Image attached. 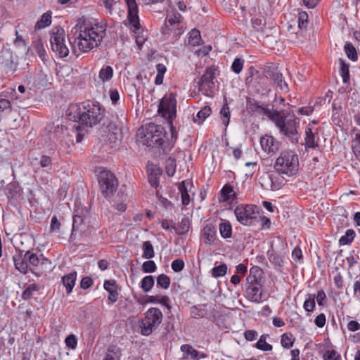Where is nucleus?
Returning a JSON list of instances; mask_svg holds the SVG:
<instances>
[{"label": "nucleus", "mask_w": 360, "mask_h": 360, "mask_svg": "<svg viewBox=\"0 0 360 360\" xmlns=\"http://www.w3.org/2000/svg\"><path fill=\"white\" fill-rule=\"evenodd\" d=\"M74 29V37H68V39L72 52L79 55L89 53L101 44L106 35L107 25L103 21L82 18Z\"/></svg>", "instance_id": "f257e3e1"}, {"label": "nucleus", "mask_w": 360, "mask_h": 360, "mask_svg": "<svg viewBox=\"0 0 360 360\" xmlns=\"http://www.w3.org/2000/svg\"><path fill=\"white\" fill-rule=\"evenodd\" d=\"M105 108L96 101L87 100L72 104L68 109L70 120L77 122V129L92 128L105 117Z\"/></svg>", "instance_id": "f03ea898"}, {"label": "nucleus", "mask_w": 360, "mask_h": 360, "mask_svg": "<svg viewBox=\"0 0 360 360\" xmlns=\"http://www.w3.org/2000/svg\"><path fill=\"white\" fill-rule=\"evenodd\" d=\"M278 129L279 133L286 137L292 143H299L298 129L300 122L295 115H286L283 111H278L272 115V121Z\"/></svg>", "instance_id": "7ed1b4c3"}, {"label": "nucleus", "mask_w": 360, "mask_h": 360, "mask_svg": "<svg viewBox=\"0 0 360 360\" xmlns=\"http://www.w3.org/2000/svg\"><path fill=\"white\" fill-rule=\"evenodd\" d=\"M299 157L292 150H282L274 164V169L283 179L295 176L299 171Z\"/></svg>", "instance_id": "20e7f679"}, {"label": "nucleus", "mask_w": 360, "mask_h": 360, "mask_svg": "<svg viewBox=\"0 0 360 360\" xmlns=\"http://www.w3.org/2000/svg\"><path fill=\"white\" fill-rule=\"evenodd\" d=\"M165 131L163 127L154 123L146 124L143 134V143L148 147H158L164 152L169 151L173 147L174 141L177 139V134L174 132V136L171 141H165Z\"/></svg>", "instance_id": "39448f33"}, {"label": "nucleus", "mask_w": 360, "mask_h": 360, "mask_svg": "<svg viewBox=\"0 0 360 360\" xmlns=\"http://www.w3.org/2000/svg\"><path fill=\"white\" fill-rule=\"evenodd\" d=\"M234 214L237 221L243 226H253L260 219L259 207L252 204L238 205Z\"/></svg>", "instance_id": "423d86ee"}, {"label": "nucleus", "mask_w": 360, "mask_h": 360, "mask_svg": "<svg viewBox=\"0 0 360 360\" xmlns=\"http://www.w3.org/2000/svg\"><path fill=\"white\" fill-rule=\"evenodd\" d=\"M162 319L163 315L160 309L157 307L148 309L140 323L141 333L146 336L150 335L162 323Z\"/></svg>", "instance_id": "0eeeda50"}, {"label": "nucleus", "mask_w": 360, "mask_h": 360, "mask_svg": "<svg viewBox=\"0 0 360 360\" xmlns=\"http://www.w3.org/2000/svg\"><path fill=\"white\" fill-rule=\"evenodd\" d=\"M158 112L162 114L163 117L167 118V122L170 126L171 133L172 138L174 136V126L172 120L176 117V100L173 94L163 97L158 105Z\"/></svg>", "instance_id": "6e6552de"}, {"label": "nucleus", "mask_w": 360, "mask_h": 360, "mask_svg": "<svg viewBox=\"0 0 360 360\" xmlns=\"http://www.w3.org/2000/svg\"><path fill=\"white\" fill-rule=\"evenodd\" d=\"M98 181L102 194L105 198L111 196L118 186V181L115 176L110 171L103 169L98 174Z\"/></svg>", "instance_id": "1a4fd4ad"}, {"label": "nucleus", "mask_w": 360, "mask_h": 360, "mask_svg": "<svg viewBox=\"0 0 360 360\" xmlns=\"http://www.w3.org/2000/svg\"><path fill=\"white\" fill-rule=\"evenodd\" d=\"M52 51L60 58L68 56L70 51L65 44V32L63 28H58L53 32L50 37Z\"/></svg>", "instance_id": "9d476101"}, {"label": "nucleus", "mask_w": 360, "mask_h": 360, "mask_svg": "<svg viewBox=\"0 0 360 360\" xmlns=\"http://www.w3.org/2000/svg\"><path fill=\"white\" fill-rule=\"evenodd\" d=\"M27 257L30 266V272L40 276L50 266L51 262L49 259L44 257L43 254L27 251Z\"/></svg>", "instance_id": "9b49d317"}, {"label": "nucleus", "mask_w": 360, "mask_h": 360, "mask_svg": "<svg viewBox=\"0 0 360 360\" xmlns=\"http://www.w3.org/2000/svg\"><path fill=\"white\" fill-rule=\"evenodd\" d=\"M30 163L34 173L37 175L44 172L49 173L52 169V159L46 155H40L38 157H30Z\"/></svg>", "instance_id": "f8f14e48"}, {"label": "nucleus", "mask_w": 360, "mask_h": 360, "mask_svg": "<svg viewBox=\"0 0 360 360\" xmlns=\"http://www.w3.org/2000/svg\"><path fill=\"white\" fill-rule=\"evenodd\" d=\"M214 72L211 68H207L199 82V90L205 96H211L215 88L214 82Z\"/></svg>", "instance_id": "ddd939ff"}, {"label": "nucleus", "mask_w": 360, "mask_h": 360, "mask_svg": "<svg viewBox=\"0 0 360 360\" xmlns=\"http://www.w3.org/2000/svg\"><path fill=\"white\" fill-rule=\"evenodd\" d=\"M183 16L177 11L169 12L166 16L165 24L161 27V32L164 35L169 34L170 32L183 22Z\"/></svg>", "instance_id": "4468645a"}, {"label": "nucleus", "mask_w": 360, "mask_h": 360, "mask_svg": "<svg viewBox=\"0 0 360 360\" xmlns=\"http://www.w3.org/2000/svg\"><path fill=\"white\" fill-rule=\"evenodd\" d=\"M259 143L263 151L269 155H275L281 147V142L270 135L262 136Z\"/></svg>", "instance_id": "2eb2a0df"}, {"label": "nucleus", "mask_w": 360, "mask_h": 360, "mask_svg": "<svg viewBox=\"0 0 360 360\" xmlns=\"http://www.w3.org/2000/svg\"><path fill=\"white\" fill-rule=\"evenodd\" d=\"M304 146L306 150L309 148L315 149L319 147V136L318 129L313 127L311 124H308L304 131Z\"/></svg>", "instance_id": "dca6fc26"}, {"label": "nucleus", "mask_w": 360, "mask_h": 360, "mask_svg": "<svg viewBox=\"0 0 360 360\" xmlns=\"http://www.w3.org/2000/svg\"><path fill=\"white\" fill-rule=\"evenodd\" d=\"M13 261L15 269L20 273L26 274L30 272L27 251L24 252L22 250H16L13 256Z\"/></svg>", "instance_id": "f3484780"}, {"label": "nucleus", "mask_w": 360, "mask_h": 360, "mask_svg": "<svg viewBox=\"0 0 360 360\" xmlns=\"http://www.w3.org/2000/svg\"><path fill=\"white\" fill-rule=\"evenodd\" d=\"M127 6V18L129 22L137 30L140 28L139 7L136 0H124Z\"/></svg>", "instance_id": "a211bd4d"}, {"label": "nucleus", "mask_w": 360, "mask_h": 360, "mask_svg": "<svg viewBox=\"0 0 360 360\" xmlns=\"http://www.w3.org/2000/svg\"><path fill=\"white\" fill-rule=\"evenodd\" d=\"M200 239L207 245H214L217 240L215 226L212 224H205L201 230Z\"/></svg>", "instance_id": "6ab92c4d"}, {"label": "nucleus", "mask_w": 360, "mask_h": 360, "mask_svg": "<svg viewBox=\"0 0 360 360\" xmlns=\"http://www.w3.org/2000/svg\"><path fill=\"white\" fill-rule=\"evenodd\" d=\"M245 293L248 300L257 303L262 302V289L258 282L252 281L247 288Z\"/></svg>", "instance_id": "aec40b11"}, {"label": "nucleus", "mask_w": 360, "mask_h": 360, "mask_svg": "<svg viewBox=\"0 0 360 360\" xmlns=\"http://www.w3.org/2000/svg\"><path fill=\"white\" fill-rule=\"evenodd\" d=\"M103 288L108 292V300L111 303L116 302L119 298V292L117 291L116 281L115 280L105 281Z\"/></svg>", "instance_id": "412c9836"}, {"label": "nucleus", "mask_w": 360, "mask_h": 360, "mask_svg": "<svg viewBox=\"0 0 360 360\" xmlns=\"http://www.w3.org/2000/svg\"><path fill=\"white\" fill-rule=\"evenodd\" d=\"M236 199V193L233 187L229 184H225L220 191L219 200L221 202H227L229 200H234Z\"/></svg>", "instance_id": "4be33fe9"}, {"label": "nucleus", "mask_w": 360, "mask_h": 360, "mask_svg": "<svg viewBox=\"0 0 360 360\" xmlns=\"http://www.w3.org/2000/svg\"><path fill=\"white\" fill-rule=\"evenodd\" d=\"M191 188L192 184L185 181H181L179 186V190L181 193V202L184 205H188L191 202V197L188 194V188Z\"/></svg>", "instance_id": "5701e85b"}, {"label": "nucleus", "mask_w": 360, "mask_h": 360, "mask_svg": "<svg viewBox=\"0 0 360 360\" xmlns=\"http://www.w3.org/2000/svg\"><path fill=\"white\" fill-rule=\"evenodd\" d=\"M122 123H120L118 125H115L114 123L110 122L108 126L109 131H111L110 134V140L115 141L117 140H121L122 138Z\"/></svg>", "instance_id": "b1692460"}, {"label": "nucleus", "mask_w": 360, "mask_h": 360, "mask_svg": "<svg viewBox=\"0 0 360 360\" xmlns=\"http://www.w3.org/2000/svg\"><path fill=\"white\" fill-rule=\"evenodd\" d=\"M146 302L151 304H160L165 306L168 309H170L169 298L167 295H151L146 296Z\"/></svg>", "instance_id": "393cba45"}, {"label": "nucleus", "mask_w": 360, "mask_h": 360, "mask_svg": "<svg viewBox=\"0 0 360 360\" xmlns=\"http://www.w3.org/2000/svg\"><path fill=\"white\" fill-rule=\"evenodd\" d=\"M77 279V273L76 272H72L67 275H65L62 278V281L65 287L66 292L68 294H70L75 285V281Z\"/></svg>", "instance_id": "a878e982"}, {"label": "nucleus", "mask_w": 360, "mask_h": 360, "mask_svg": "<svg viewBox=\"0 0 360 360\" xmlns=\"http://www.w3.org/2000/svg\"><path fill=\"white\" fill-rule=\"evenodd\" d=\"M188 45L198 46L202 44L200 32L197 29H193L188 34Z\"/></svg>", "instance_id": "bb28decb"}, {"label": "nucleus", "mask_w": 360, "mask_h": 360, "mask_svg": "<svg viewBox=\"0 0 360 360\" xmlns=\"http://www.w3.org/2000/svg\"><path fill=\"white\" fill-rule=\"evenodd\" d=\"M33 47L38 55V56L40 58V59L44 62L46 63V60H48V56L46 51L44 48V43L41 39H37L33 42Z\"/></svg>", "instance_id": "cd10ccee"}, {"label": "nucleus", "mask_w": 360, "mask_h": 360, "mask_svg": "<svg viewBox=\"0 0 360 360\" xmlns=\"http://www.w3.org/2000/svg\"><path fill=\"white\" fill-rule=\"evenodd\" d=\"M219 231L223 238H230L232 236V226L229 221L222 220L219 224Z\"/></svg>", "instance_id": "c85d7f7f"}, {"label": "nucleus", "mask_w": 360, "mask_h": 360, "mask_svg": "<svg viewBox=\"0 0 360 360\" xmlns=\"http://www.w3.org/2000/svg\"><path fill=\"white\" fill-rule=\"evenodd\" d=\"M191 226V221L189 219L186 217H184L180 221L178 226L176 228L173 226L172 228L175 229L176 234L178 235H184L188 232Z\"/></svg>", "instance_id": "c756f323"}, {"label": "nucleus", "mask_w": 360, "mask_h": 360, "mask_svg": "<svg viewBox=\"0 0 360 360\" xmlns=\"http://www.w3.org/2000/svg\"><path fill=\"white\" fill-rule=\"evenodd\" d=\"M211 112V108L208 105H205L198 112L196 116L193 118L194 122L198 124H202L205 120L210 115Z\"/></svg>", "instance_id": "7c9ffc66"}, {"label": "nucleus", "mask_w": 360, "mask_h": 360, "mask_svg": "<svg viewBox=\"0 0 360 360\" xmlns=\"http://www.w3.org/2000/svg\"><path fill=\"white\" fill-rule=\"evenodd\" d=\"M121 350L116 346L108 347L103 360H120Z\"/></svg>", "instance_id": "2f4dec72"}, {"label": "nucleus", "mask_w": 360, "mask_h": 360, "mask_svg": "<svg viewBox=\"0 0 360 360\" xmlns=\"http://www.w3.org/2000/svg\"><path fill=\"white\" fill-rule=\"evenodd\" d=\"M51 23V12L48 11L44 13L41 19L38 20L34 26L36 30H40L49 26Z\"/></svg>", "instance_id": "473e14b6"}, {"label": "nucleus", "mask_w": 360, "mask_h": 360, "mask_svg": "<svg viewBox=\"0 0 360 360\" xmlns=\"http://www.w3.org/2000/svg\"><path fill=\"white\" fill-rule=\"evenodd\" d=\"M272 79L277 87L282 91H288V86L287 83L283 80V75L281 72H276L273 73Z\"/></svg>", "instance_id": "72a5a7b5"}, {"label": "nucleus", "mask_w": 360, "mask_h": 360, "mask_svg": "<svg viewBox=\"0 0 360 360\" xmlns=\"http://www.w3.org/2000/svg\"><path fill=\"white\" fill-rule=\"evenodd\" d=\"M276 112H278V110L270 108L269 105L261 104L254 113L265 115L272 121V115H274Z\"/></svg>", "instance_id": "f704fd0d"}, {"label": "nucleus", "mask_w": 360, "mask_h": 360, "mask_svg": "<svg viewBox=\"0 0 360 360\" xmlns=\"http://www.w3.org/2000/svg\"><path fill=\"white\" fill-rule=\"evenodd\" d=\"M316 295L314 294H308L307 295V297L303 304V308L307 312H312L315 310L316 308V302H315Z\"/></svg>", "instance_id": "c9c22d12"}, {"label": "nucleus", "mask_w": 360, "mask_h": 360, "mask_svg": "<svg viewBox=\"0 0 360 360\" xmlns=\"http://www.w3.org/2000/svg\"><path fill=\"white\" fill-rule=\"evenodd\" d=\"M295 338L290 333H285L281 335V344L282 347L286 349H290L294 345Z\"/></svg>", "instance_id": "e433bc0d"}, {"label": "nucleus", "mask_w": 360, "mask_h": 360, "mask_svg": "<svg viewBox=\"0 0 360 360\" xmlns=\"http://www.w3.org/2000/svg\"><path fill=\"white\" fill-rule=\"evenodd\" d=\"M143 255L142 257L143 258L150 259L154 257L155 252L153 246L152 245L151 243L148 240L143 242Z\"/></svg>", "instance_id": "4c0bfd02"}, {"label": "nucleus", "mask_w": 360, "mask_h": 360, "mask_svg": "<svg viewBox=\"0 0 360 360\" xmlns=\"http://www.w3.org/2000/svg\"><path fill=\"white\" fill-rule=\"evenodd\" d=\"M345 52L349 59L352 61H356L358 59V54L355 47L351 43L347 42L344 46Z\"/></svg>", "instance_id": "58836bf2"}, {"label": "nucleus", "mask_w": 360, "mask_h": 360, "mask_svg": "<svg viewBox=\"0 0 360 360\" xmlns=\"http://www.w3.org/2000/svg\"><path fill=\"white\" fill-rule=\"evenodd\" d=\"M268 337V335L264 334L262 335L259 339V340L257 342L255 347L262 351H271L273 349V347L271 345L266 342V338Z\"/></svg>", "instance_id": "ea45409f"}, {"label": "nucleus", "mask_w": 360, "mask_h": 360, "mask_svg": "<svg viewBox=\"0 0 360 360\" xmlns=\"http://www.w3.org/2000/svg\"><path fill=\"white\" fill-rule=\"evenodd\" d=\"M181 351L193 360H198V351L194 349L191 345L185 344L181 346Z\"/></svg>", "instance_id": "a19ab883"}, {"label": "nucleus", "mask_w": 360, "mask_h": 360, "mask_svg": "<svg viewBox=\"0 0 360 360\" xmlns=\"http://www.w3.org/2000/svg\"><path fill=\"white\" fill-rule=\"evenodd\" d=\"M267 257L269 262L276 266H281L283 258L281 255L274 252V250H269L267 252Z\"/></svg>", "instance_id": "79ce46f5"}, {"label": "nucleus", "mask_w": 360, "mask_h": 360, "mask_svg": "<svg viewBox=\"0 0 360 360\" xmlns=\"http://www.w3.org/2000/svg\"><path fill=\"white\" fill-rule=\"evenodd\" d=\"M253 29L257 32H262L266 25V20L263 16H257L251 19Z\"/></svg>", "instance_id": "37998d69"}, {"label": "nucleus", "mask_w": 360, "mask_h": 360, "mask_svg": "<svg viewBox=\"0 0 360 360\" xmlns=\"http://www.w3.org/2000/svg\"><path fill=\"white\" fill-rule=\"evenodd\" d=\"M355 232L353 229H347L345 232V234L339 240V243L340 245H346L352 243L355 237Z\"/></svg>", "instance_id": "c03bdc74"}, {"label": "nucleus", "mask_w": 360, "mask_h": 360, "mask_svg": "<svg viewBox=\"0 0 360 360\" xmlns=\"http://www.w3.org/2000/svg\"><path fill=\"white\" fill-rule=\"evenodd\" d=\"M154 278L153 276H146L143 277L141 282V288L145 292H149L154 285Z\"/></svg>", "instance_id": "a18cd8bd"}, {"label": "nucleus", "mask_w": 360, "mask_h": 360, "mask_svg": "<svg viewBox=\"0 0 360 360\" xmlns=\"http://www.w3.org/2000/svg\"><path fill=\"white\" fill-rule=\"evenodd\" d=\"M148 170H151V172L148 176L149 182L153 187H157L159 184V179L158 176L160 174V171L159 168L150 169L149 166H148Z\"/></svg>", "instance_id": "49530a36"}, {"label": "nucleus", "mask_w": 360, "mask_h": 360, "mask_svg": "<svg viewBox=\"0 0 360 360\" xmlns=\"http://www.w3.org/2000/svg\"><path fill=\"white\" fill-rule=\"evenodd\" d=\"M176 160L172 157H169L166 160L165 169L167 174L169 176H173L176 172Z\"/></svg>", "instance_id": "de8ad7c7"}, {"label": "nucleus", "mask_w": 360, "mask_h": 360, "mask_svg": "<svg viewBox=\"0 0 360 360\" xmlns=\"http://www.w3.org/2000/svg\"><path fill=\"white\" fill-rule=\"evenodd\" d=\"M39 286L36 283L29 285L22 294V298L25 300L30 299L34 292L39 290Z\"/></svg>", "instance_id": "09e8293b"}, {"label": "nucleus", "mask_w": 360, "mask_h": 360, "mask_svg": "<svg viewBox=\"0 0 360 360\" xmlns=\"http://www.w3.org/2000/svg\"><path fill=\"white\" fill-rule=\"evenodd\" d=\"M308 13L306 11H300L298 13V27L300 30H305L308 25Z\"/></svg>", "instance_id": "8fccbe9b"}, {"label": "nucleus", "mask_w": 360, "mask_h": 360, "mask_svg": "<svg viewBox=\"0 0 360 360\" xmlns=\"http://www.w3.org/2000/svg\"><path fill=\"white\" fill-rule=\"evenodd\" d=\"M220 115L222 123L225 127H227L229 124L231 116L229 107L228 106L227 103H225L221 109Z\"/></svg>", "instance_id": "3c124183"}, {"label": "nucleus", "mask_w": 360, "mask_h": 360, "mask_svg": "<svg viewBox=\"0 0 360 360\" xmlns=\"http://www.w3.org/2000/svg\"><path fill=\"white\" fill-rule=\"evenodd\" d=\"M340 75L342 78V82L344 83H347L349 80V65H347L345 63V61L342 59H340Z\"/></svg>", "instance_id": "603ef678"}, {"label": "nucleus", "mask_w": 360, "mask_h": 360, "mask_svg": "<svg viewBox=\"0 0 360 360\" xmlns=\"http://www.w3.org/2000/svg\"><path fill=\"white\" fill-rule=\"evenodd\" d=\"M113 75V70L110 66H106L101 69L99 72V77L102 81H108L110 79Z\"/></svg>", "instance_id": "864d4df0"}, {"label": "nucleus", "mask_w": 360, "mask_h": 360, "mask_svg": "<svg viewBox=\"0 0 360 360\" xmlns=\"http://www.w3.org/2000/svg\"><path fill=\"white\" fill-rule=\"evenodd\" d=\"M227 271V266L225 264H221L212 269V275L214 278L224 276Z\"/></svg>", "instance_id": "5fc2aeb1"}, {"label": "nucleus", "mask_w": 360, "mask_h": 360, "mask_svg": "<svg viewBox=\"0 0 360 360\" xmlns=\"http://www.w3.org/2000/svg\"><path fill=\"white\" fill-rule=\"evenodd\" d=\"M322 358L323 360H342L340 354L334 349L326 350Z\"/></svg>", "instance_id": "6e6d98bb"}, {"label": "nucleus", "mask_w": 360, "mask_h": 360, "mask_svg": "<svg viewBox=\"0 0 360 360\" xmlns=\"http://www.w3.org/2000/svg\"><path fill=\"white\" fill-rule=\"evenodd\" d=\"M170 278L166 274H162L157 278V285L164 289H167L170 285Z\"/></svg>", "instance_id": "4d7b16f0"}, {"label": "nucleus", "mask_w": 360, "mask_h": 360, "mask_svg": "<svg viewBox=\"0 0 360 360\" xmlns=\"http://www.w3.org/2000/svg\"><path fill=\"white\" fill-rule=\"evenodd\" d=\"M205 306H193L191 311V315L193 318L203 317L205 315Z\"/></svg>", "instance_id": "13d9d810"}, {"label": "nucleus", "mask_w": 360, "mask_h": 360, "mask_svg": "<svg viewBox=\"0 0 360 360\" xmlns=\"http://www.w3.org/2000/svg\"><path fill=\"white\" fill-rule=\"evenodd\" d=\"M157 269V266L154 261L150 260V259L148 261L143 262L142 265V270L144 273H153L155 272Z\"/></svg>", "instance_id": "bf43d9fd"}, {"label": "nucleus", "mask_w": 360, "mask_h": 360, "mask_svg": "<svg viewBox=\"0 0 360 360\" xmlns=\"http://www.w3.org/2000/svg\"><path fill=\"white\" fill-rule=\"evenodd\" d=\"M268 180L270 182V190L278 191L281 188V183L278 182V178L273 174L268 176Z\"/></svg>", "instance_id": "052dcab7"}, {"label": "nucleus", "mask_w": 360, "mask_h": 360, "mask_svg": "<svg viewBox=\"0 0 360 360\" xmlns=\"http://www.w3.org/2000/svg\"><path fill=\"white\" fill-rule=\"evenodd\" d=\"M244 65V60L240 58H235L232 65L231 70L236 74H239L243 70Z\"/></svg>", "instance_id": "680f3d73"}, {"label": "nucleus", "mask_w": 360, "mask_h": 360, "mask_svg": "<svg viewBox=\"0 0 360 360\" xmlns=\"http://www.w3.org/2000/svg\"><path fill=\"white\" fill-rule=\"evenodd\" d=\"M129 25L131 26V27L133 28V30L135 34H136L137 35H136L135 38H136V44L141 47L143 46V44H144L146 39V35L143 34V32L142 31L141 32V34H139L140 33V30H141V27L137 30H135V28L129 23Z\"/></svg>", "instance_id": "e2e57ef3"}, {"label": "nucleus", "mask_w": 360, "mask_h": 360, "mask_svg": "<svg viewBox=\"0 0 360 360\" xmlns=\"http://www.w3.org/2000/svg\"><path fill=\"white\" fill-rule=\"evenodd\" d=\"M352 148L356 159L360 160V134L356 135Z\"/></svg>", "instance_id": "0e129e2a"}, {"label": "nucleus", "mask_w": 360, "mask_h": 360, "mask_svg": "<svg viewBox=\"0 0 360 360\" xmlns=\"http://www.w3.org/2000/svg\"><path fill=\"white\" fill-rule=\"evenodd\" d=\"M260 105V103L257 102L255 99L251 98H247L246 106L248 110H250V112H255Z\"/></svg>", "instance_id": "69168bd1"}, {"label": "nucleus", "mask_w": 360, "mask_h": 360, "mask_svg": "<svg viewBox=\"0 0 360 360\" xmlns=\"http://www.w3.org/2000/svg\"><path fill=\"white\" fill-rule=\"evenodd\" d=\"M65 342L66 346L72 349H75L77 345V340L75 335L72 334L67 336V338L65 340Z\"/></svg>", "instance_id": "338daca9"}, {"label": "nucleus", "mask_w": 360, "mask_h": 360, "mask_svg": "<svg viewBox=\"0 0 360 360\" xmlns=\"http://www.w3.org/2000/svg\"><path fill=\"white\" fill-rule=\"evenodd\" d=\"M184 262L181 259H177L172 262V269L175 272H179L184 268Z\"/></svg>", "instance_id": "774afa93"}]
</instances>
